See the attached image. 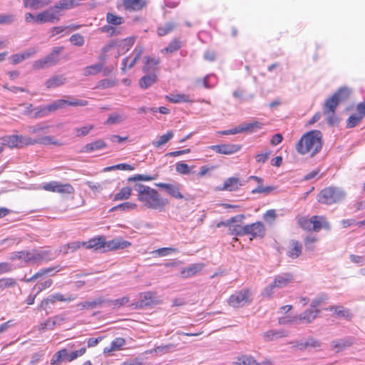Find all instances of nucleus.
I'll return each mask as SVG.
<instances>
[{
  "instance_id": "1",
  "label": "nucleus",
  "mask_w": 365,
  "mask_h": 365,
  "mask_svg": "<svg viewBox=\"0 0 365 365\" xmlns=\"http://www.w3.org/2000/svg\"><path fill=\"white\" fill-rule=\"evenodd\" d=\"M1 144L10 149L21 148L25 146L41 144L44 145H61L62 143L52 136L46 135L38 138H32L22 135H6L0 138Z\"/></svg>"
},
{
  "instance_id": "2",
  "label": "nucleus",
  "mask_w": 365,
  "mask_h": 365,
  "mask_svg": "<svg viewBox=\"0 0 365 365\" xmlns=\"http://www.w3.org/2000/svg\"><path fill=\"white\" fill-rule=\"evenodd\" d=\"M323 145L322 134L318 130L305 133L295 145L297 152L302 155L314 157L319 153Z\"/></svg>"
},
{
  "instance_id": "3",
  "label": "nucleus",
  "mask_w": 365,
  "mask_h": 365,
  "mask_svg": "<svg viewBox=\"0 0 365 365\" xmlns=\"http://www.w3.org/2000/svg\"><path fill=\"white\" fill-rule=\"evenodd\" d=\"M135 190L138 192V200L147 208L162 210L167 203L165 200L160 197L157 190L149 186L137 184Z\"/></svg>"
},
{
  "instance_id": "4",
  "label": "nucleus",
  "mask_w": 365,
  "mask_h": 365,
  "mask_svg": "<svg viewBox=\"0 0 365 365\" xmlns=\"http://www.w3.org/2000/svg\"><path fill=\"white\" fill-rule=\"evenodd\" d=\"M346 196L344 190L336 187H328L322 189L317 195L319 202L325 205H332L340 202Z\"/></svg>"
},
{
  "instance_id": "5",
  "label": "nucleus",
  "mask_w": 365,
  "mask_h": 365,
  "mask_svg": "<svg viewBox=\"0 0 365 365\" xmlns=\"http://www.w3.org/2000/svg\"><path fill=\"white\" fill-rule=\"evenodd\" d=\"M293 280L294 276L289 272L277 275L272 282L263 289L262 294L265 297H271L274 289L284 288L292 283Z\"/></svg>"
},
{
  "instance_id": "6",
  "label": "nucleus",
  "mask_w": 365,
  "mask_h": 365,
  "mask_svg": "<svg viewBox=\"0 0 365 365\" xmlns=\"http://www.w3.org/2000/svg\"><path fill=\"white\" fill-rule=\"evenodd\" d=\"M252 293L248 289H242L232 294L227 299L229 306L234 308L242 307L252 302Z\"/></svg>"
},
{
  "instance_id": "7",
  "label": "nucleus",
  "mask_w": 365,
  "mask_h": 365,
  "mask_svg": "<svg viewBox=\"0 0 365 365\" xmlns=\"http://www.w3.org/2000/svg\"><path fill=\"white\" fill-rule=\"evenodd\" d=\"M71 100L59 99L53 101L51 103L46 106V109L49 113L55 112L58 109L65 108L66 106H86L88 102L86 100H80L73 97H68Z\"/></svg>"
},
{
  "instance_id": "8",
  "label": "nucleus",
  "mask_w": 365,
  "mask_h": 365,
  "mask_svg": "<svg viewBox=\"0 0 365 365\" xmlns=\"http://www.w3.org/2000/svg\"><path fill=\"white\" fill-rule=\"evenodd\" d=\"M43 190L57 192L61 195H73L75 189L70 183H62L58 181H51L42 185Z\"/></svg>"
},
{
  "instance_id": "9",
  "label": "nucleus",
  "mask_w": 365,
  "mask_h": 365,
  "mask_svg": "<svg viewBox=\"0 0 365 365\" xmlns=\"http://www.w3.org/2000/svg\"><path fill=\"white\" fill-rule=\"evenodd\" d=\"M243 232L240 234H246L253 238H263L266 234V227L263 222L258 221L244 226Z\"/></svg>"
},
{
  "instance_id": "10",
  "label": "nucleus",
  "mask_w": 365,
  "mask_h": 365,
  "mask_svg": "<svg viewBox=\"0 0 365 365\" xmlns=\"http://www.w3.org/2000/svg\"><path fill=\"white\" fill-rule=\"evenodd\" d=\"M339 104L336 98L332 96L327 98L324 103L323 113L328 116V123L331 125L337 122L336 118L334 117V113Z\"/></svg>"
},
{
  "instance_id": "11",
  "label": "nucleus",
  "mask_w": 365,
  "mask_h": 365,
  "mask_svg": "<svg viewBox=\"0 0 365 365\" xmlns=\"http://www.w3.org/2000/svg\"><path fill=\"white\" fill-rule=\"evenodd\" d=\"M143 51V46L137 45L132 52V54L134 55L133 58L131 59L130 56H126L122 60V71L125 73L128 69L133 68L141 57Z\"/></svg>"
},
{
  "instance_id": "12",
  "label": "nucleus",
  "mask_w": 365,
  "mask_h": 365,
  "mask_svg": "<svg viewBox=\"0 0 365 365\" xmlns=\"http://www.w3.org/2000/svg\"><path fill=\"white\" fill-rule=\"evenodd\" d=\"M234 365H273V362L270 359H265L262 362H257L251 355L240 354L236 357Z\"/></svg>"
},
{
  "instance_id": "13",
  "label": "nucleus",
  "mask_w": 365,
  "mask_h": 365,
  "mask_svg": "<svg viewBox=\"0 0 365 365\" xmlns=\"http://www.w3.org/2000/svg\"><path fill=\"white\" fill-rule=\"evenodd\" d=\"M106 245L107 241L103 235L93 237L88 242H82V245L86 249H93L94 250H99L102 252H106Z\"/></svg>"
},
{
  "instance_id": "14",
  "label": "nucleus",
  "mask_w": 365,
  "mask_h": 365,
  "mask_svg": "<svg viewBox=\"0 0 365 365\" xmlns=\"http://www.w3.org/2000/svg\"><path fill=\"white\" fill-rule=\"evenodd\" d=\"M81 0H60L51 7L56 15L61 16V12L72 9L80 5Z\"/></svg>"
},
{
  "instance_id": "15",
  "label": "nucleus",
  "mask_w": 365,
  "mask_h": 365,
  "mask_svg": "<svg viewBox=\"0 0 365 365\" xmlns=\"http://www.w3.org/2000/svg\"><path fill=\"white\" fill-rule=\"evenodd\" d=\"M210 148L219 154L232 155L239 152L242 149V145L240 144L227 143L212 145Z\"/></svg>"
},
{
  "instance_id": "16",
  "label": "nucleus",
  "mask_w": 365,
  "mask_h": 365,
  "mask_svg": "<svg viewBox=\"0 0 365 365\" xmlns=\"http://www.w3.org/2000/svg\"><path fill=\"white\" fill-rule=\"evenodd\" d=\"M131 246V242L125 240L123 237H116L111 240L107 241L106 252L124 250Z\"/></svg>"
},
{
  "instance_id": "17",
  "label": "nucleus",
  "mask_w": 365,
  "mask_h": 365,
  "mask_svg": "<svg viewBox=\"0 0 365 365\" xmlns=\"http://www.w3.org/2000/svg\"><path fill=\"white\" fill-rule=\"evenodd\" d=\"M36 23L44 24L46 22H57L60 20L59 16L56 15L52 8L44 10L36 16Z\"/></svg>"
},
{
  "instance_id": "18",
  "label": "nucleus",
  "mask_w": 365,
  "mask_h": 365,
  "mask_svg": "<svg viewBox=\"0 0 365 365\" xmlns=\"http://www.w3.org/2000/svg\"><path fill=\"white\" fill-rule=\"evenodd\" d=\"M122 5L125 11H139L147 5V0H122Z\"/></svg>"
},
{
  "instance_id": "19",
  "label": "nucleus",
  "mask_w": 365,
  "mask_h": 365,
  "mask_svg": "<svg viewBox=\"0 0 365 365\" xmlns=\"http://www.w3.org/2000/svg\"><path fill=\"white\" fill-rule=\"evenodd\" d=\"M302 244L297 240H291L289 242L287 255L291 259L298 258L302 253Z\"/></svg>"
},
{
  "instance_id": "20",
  "label": "nucleus",
  "mask_w": 365,
  "mask_h": 365,
  "mask_svg": "<svg viewBox=\"0 0 365 365\" xmlns=\"http://www.w3.org/2000/svg\"><path fill=\"white\" fill-rule=\"evenodd\" d=\"M136 41V36H129L120 41L117 40V56L126 53L133 46Z\"/></svg>"
},
{
  "instance_id": "21",
  "label": "nucleus",
  "mask_w": 365,
  "mask_h": 365,
  "mask_svg": "<svg viewBox=\"0 0 365 365\" xmlns=\"http://www.w3.org/2000/svg\"><path fill=\"white\" fill-rule=\"evenodd\" d=\"M34 263L39 264L42 261H51L54 259V256L50 250H33Z\"/></svg>"
},
{
  "instance_id": "22",
  "label": "nucleus",
  "mask_w": 365,
  "mask_h": 365,
  "mask_svg": "<svg viewBox=\"0 0 365 365\" xmlns=\"http://www.w3.org/2000/svg\"><path fill=\"white\" fill-rule=\"evenodd\" d=\"M156 186L165 190L169 195L174 198L180 199L182 197L180 192V185L159 182L156 184Z\"/></svg>"
},
{
  "instance_id": "23",
  "label": "nucleus",
  "mask_w": 365,
  "mask_h": 365,
  "mask_svg": "<svg viewBox=\"0 0 365 365\" xmlns=\"http://www.w3.org/2000/svg\"><path fill=\"white\" fill-rule=\"evenodd\" d=\"M126 341L123 337L115 338L110 344L109 346L103 349V353L108 355H112L113 352L118 351L123 349Z\"/></svg>"
},
{
  "instance_id": "24",
  "label": "nucleus",
  "mask_w": 365,
  "mask_h": 365,
  "mask_svg": "<svg viewBox=\"0 0 365 365\" xmlns=\"http://www.w3.org/2000/svg\"><path fill=\"white\" fill-rule=\"evenodd\" d=\"M143 66L142 71L144 73H155L158 69V66L160 64V60L159 58H153L150 56H145L143 57Z\"/></svg>"
},
{
  "instance_id": "25",
  "label": "nucleus",
  "mask_w": 365,
  "mask_h": 365,
  "mask_svg": "<svg viewBox=\"0 0 365 365\" xmlns=\"http://www.w3.org/2000/svg\"><path fill=\"white\" fill-rule=\"evenodd\" d=\"M312 231L318 232L322 229L330 230V224L325 216L314 215L312 216Z\"/></svg>"
},
{
  "instance_id": "26",
  "label": "nucleus",
  "mask_w": 365,
  "mask_h": 365,
  "mask_svg": "<svg viewBox=\"0 0 365 365\" xmlns=\"http://www.w3.org/2000/svg\"><path fill=\"white\" fill-rule=\"evenodd\" d=\"M33 259V250L14 252L11 254L10 257V259L12 261L19 259L24 261L25 263L27 264H34Z\"/></svg>"
},
{
  "instance_id": "27",
  "label": "nucleus",
  "mask_w": 365,
  "mask_h": 365,
  "mask_svg": "<svg viewBox=\"0 0 365 365\" xmlns=\"http://www.w3.org/2000/svg\"><path fill=\"white\" fill-rule=\"evenodd\" d=\"M320 313V310L318 309H307L303 313L300 314L299 316L295 317L296 321H299L300 322L309 324L312 322Z\"/></svg>"
},
{
  "instance_id": "28",
  "label": "nucleus",
  "mask_w": 365,
  "mask_h": 365,
  "mask_svg": "<svg viewBox=\"0 0 365 365\" xmlns=\"http://www.w3.org/2000/svg\"><path fill=\"white\" fill-rule=\"evenodd\" d=\"M353 344L354 340L351 337L333 341L331 343V350L337 353L350 347Z\"/></svg>"
},
{
  "instance_id": "29",
  "label": "nucleus",
  "mask_w": 365,
  "mask_h": 365,
  "mask_svg": "<svg viewBox=\"0 0 365 365\" xmlns=\"http://www.w3.org/2000/svg\"><path fill=\"white\" fill-rule=\"evenodd\" d=\"M58 63L52 56L48 54L43 58L38 59L33 62L32 67L34 70H40Z\"/></svg>"
},
{
  "instance_id": "30",
  "label": "nucleus",
  "mask_w": 365,
  "mask_h": 365,
  "mask_svg": "<svg viewBox=\"0 0 365 365\" xmlns=\"http://www.w3.org/2000/svg\"><path fill=\"white\" fill-rule=\"evenodd\" d=\"M242 185V183L239 178L232 177L224 182L222 187L220 190L233 192L237 190Z\"/></svg>"
},
{
  "instance_id": "31",
  "label": "nucleus",
  "mask_w": 365,
  "mask_h": 365,
  "mask_svg": "<svg viewBox=\"0 0 365 365\" xmlns=\"http://www.w3.org/2000/svg\"><path fill=\"white\" fill-rule=\"evenodd\" d=\"M249 179L255 180L258 184V186L252 190V194H257V193L268 194L274 190V187L272 186L264 187L262 185L263 180L261 178H259V177L255 176V175H252L249 178Z\"/></svg>"
},
{
  "instance_id": "32",
  "label": "nucleus",
  "mask_w": 365,
  "mask_h": 365,
  "mask_svg": "<svg viewBox=\"0 0 365 365\" xmlns=\"http://www.w3.org/2000/svg\"><path fill=\"white\" fill-rule=\"evenodd\" d=\"M158 81V76L155 73H148L147 75L143 76L139 79V86L142 89H146L154 83H155Z\"/></svg>"
},
{
  "instance_id": "33",
  "label": "nucleus",
  "mask_w": 365,
  "mask_h": 365,
  "mask_svg": "<svg viewBox=\"0 0 365 365\" xmlns=\"http://www.w3.org/2000/svg\"><path fill=\"white\" fill-rule=\"evenodd\" d=\"M61 269V267L60 265L41 269L38 272L35 273L30 278L26 279L25 281L26 282H31L35 281L36 279H37L38 278H39L43 275L51 274V272H58Z\"/></svg>"
},
{
  "instance_id": "34",
  "label": "nucleus",
  "mask_w": 365,
  "mask_h": 365,
  "mask_svg": "<svg viewBox=\"0 0 365 365\" xmlns=\"http://www.w3.org/2000/svg\"><path fill=\"white\" fill-rule=\"evenodd\" d=\"M105 299L102 297L97 298L91 302H82L78 304H77V307L80 310H84V309H95L96 307H99L103 305V304L105 302Z\"/></svg>"
},
{
  "instance_id": "35",
  "label": "nucleus",
  "mask_w": 365,
  "mask_h": 365,
  "mask_svg": "<svg viewBox=\"0 0 365 365\" xmlns=\"http://www.w3.org/2000/svg\"><path fill=\"white\" fill-rule=\"evenodd\" d=\"M325 309L334 312L337 317L346 319H350L352 317V314L350 313L349 310L345 309L343 306H331L326 308Z\"/></svg>"
},
{
  "instance_id": "36",
  "label": "nucleus",
  "mask_w": 365,
  "mask_h": 365,
  "mask_svg": "<svg viewBox=\"0 0 365 365\" xmlns=\"http://www.w3.org/2000/svg\"><path fill=\"white\" fill-rule=\"evenodd\" d=\"M351 89L346 87L340 88L332 96L336 98L339 103L346 101L350 96Z\"/></svg>"
},
{
  "instance_id": "37",
  "label": "nucleus",
  "mask_w": 365,
  "mask_h": 365,
  "mask_svg": "<svg viewBox=\"0 0 365 365\" xmlns=\"http://www.w3.org/2000/svg\"><path fill=\"white\" fill-rule=\"evenodd\" d=\"M103 63H96L91 66H86L82 70V73L84 76L88 77L91 76H95L103 69Z\"/></svg>"
},
{
  "instance_id": "38",
  "label": "nucleus",
  "mask_w": 365,
  "mask_h": 365,
  "mask_svg": "<svg viewBox=\"0 0 365 365\" xmlns=\"http://www.w3.org/2000/svg\"><path fill=\"white\" fill-rule=\"evenodd\" d=\"M50 1H43L41 0H24V6L34 10H38L48 5Z\"/></svg>"
},
{
  "instance_id": "39",
  "label": "nucleus",
  "mask_w": 365,
  "mask_h": 365,
  "mask_svg": "<svg viewBox=\"0 0 365 365\" xmlns=\"http://www.w3.org/2000/svg\"><path fill=\"white\" fill-rule=\"evenodd\" d=\"M66 82V78L63 76H54L48 79L45 86L47 88H54L58 87Z\"/></svg>"
},
{
  "instance_id": "40",
  "label": "nucleus",
  "mask_w": 365,
  "mask_h": 365,
  "mask_svg": "<svg viewBox=\"0 0 365 365\" xmlns=\"http://www.w3.org/2000/svg\"><path fill=\"white\" fill-rule=\"evenodd\" d=\"M107 147L106 143L103 140H97L86 144L83 147L85 152H92L98 150H101Z\"/></svg>"
},
{
  "instance_id": "41",
  "label": "nucleus",
  "mask_w": 365,
  "mask_h": 365,
  "mask_svg": "<svg viewBox=\"0 0 365 365\" xmlns=\"http://www.w3.org/2000/svg\"><path fill=\"white\" fill-rule=\"evenodd\" d=\"M68 356L69 354L68 353L67 349H62L53 354L51 359V364L56 365L64 359L68 361Z\"/></svg>"
},
{
  "instance_id": "42",
  "label": "nucleus",
  "mask_w": 365,
  "mask_h": 365,
  "mask_svg": "<svg viewBox=\"0 0 365 365\" xmlns=\"http://www.w3.org/2000/svg\"><path fill=\"white\" fill-rule=\"evenodd\" d=\"M82 245V242L76 241L69 242L60 247L59 251L64 255L68 254L69 252H73L77 250L80 249Z\"/></svg>"
},
{
  "instance_id": "43",
  "label": "nucleus",
  "mask_w": 365,
  "mask_h": 365,
  "mask_svg": "<svg viewBox=\"0 0 365 365\" xmlns=\"http://www.w3.org/2000/svg\"><path fill=\"white\" fill-rule=\"evenodd\" d=\"M204 267V264L197 263L184 268V277H192L199 273Z\"/></svg>"
},
{
  "instance_id": "44",
  "label": "nucleus",
  "mask_w": 365,
  "mask_h": 365,
  "mask_svg": "<svg viewBox=\"0 0 365 365\" xmlns=\"http://www.w3.org/2000/svg\"><path fill=\"white\" fill-rule=\"evenodd\" d=\"M117 47V40H113L109 41L108 43H106L102 48H101V53L99 56V60L101 61H104L108 55V53Z\"/></svg>"
},
{
  "instance_id": "45",
  "label": "nucleus",
  "mask_w": 365,
  "mask_h": 365,
  "mask_svg": "<svg viewBox=\"0 0 365 365\" xmlns=\"http://www.w3.org/2000/svg\"><path fill=\"white\" fill-rule=\"evenodd\" d=\"M36 50L33 49L30 51H26L22 53H16L11 55V59L13 64H17L19 63H21V61H24L25 59L32 56L36 53Z\"/></svg>"
},
{
  "instance_id": "46",
  "label": "nucleus",
  "mask_w": 365,
  "mask_h": 365,
  "mask_svg": "<svg viewBox=\"0 0 365 365\" xmlns=\"http://www.w3.org/2000/svg\"><path fill=\"white\" fill-rule=\"evenodd\" d=\"M132 195V188L130 187H124L120 189V190L117 192L114 197V201H120L125 200L130 198Z\"/></svg>"
},
{
  "instance_id": "47",
  "label": "nucleus",
  "mask_w": 365,
  "mask_h": 365,
  "mask_svg": "<svg viewBox=\"0 0 365 365\" xmlns=\"http://www.w3.org/2000/svg\"><path fill=\"white\" fill-rule=\"evenodd\" d=\"M312 217L309 218L305 216H301L297 218L299 226L304 230L307 231H312Z\"/></svg>"
},
{
  "instance_id": "48",
  "label": "nucleus",
  "mask_w": 365,
  "mask_h": 365,
  "mask_svg": "<svg viewBox=\"0 0 365 365\" xmlns=\"http://www.w3.org/2000/svg\"><path fill=\"white\" fill-rule=\"evenodd\" d=\"M155 298V294L153 292H146L144 293H141V305L150 306L156 302Z\"/></svg>"
},
{
  "instance_id": "49",
  "label": "nucleus",
  "mask_w": 365,
  "mask_h": 365,
  "mask_svg": "<svg viewBox=\"0 0 365 365\" xmlns=\"http://www.w3.org/2000/svg\"><path fill=\"white\" fill-rule=\"evenodd\" d=\"M363 120V118L359 113L351 114L346 121V127L352 128L358 125Z\"/></svg>"
},
{
  "instance_id": "50",
  "label": "nucleus",
  "mask_w": 365,
  "mask_h": 365,
  "mask_svg": "<svg viewBox=\"0 0 365 365\" xmlns=\"http://www.w3.org/2000/svg\"><path fill=\"white\" fill-rule=\"evenodd\" d=\"M321 346V343L313 337H309L304 342H300L297 344L299 349H305L309 347L317 348Z\"/></svg>"
},
{
  "instance_id": "51",
  "label": "nucleus",
  "mask_w": 365,
  "mask_h": 365,
  "mask_svg": "<svg viewBox=\"0 0 365 365\" xmlns=\"http://www.w3.org/2000/svg\"><path fill=\"white\" fill-rule=\"evenodd\" d=\"M137 208V205L134 202H125L121 204H119L116 206L113 207L110 211H115V210H120L123 212H128L133 210H135Z\"/></svg>"
},
{
  "instance_id": "52",
  "label": "nucleus",
  "mask_w": 365,
  "mask_h": 365,
  "mask_svg": "<svg viewBox=\"0 0 365 365\" xmlns=\"http://www.w3.org/2000/svg\"><path fill=\"white\" fill-rule=\"evenodd\" d=\"M106 21L110 25L119 26L124 23V19L122 16L108 12L106 14Z\"/></svg>"
},
{
  "instance_id": "53",
  "label": "nucleus",
  "mask_w": 365,
  "mask_h": 365,
  "mask_svg": "<svg viewBox=\"0 0 365 365\" xmlns=\"http://www.w3.org/2000/svg\"><path fill=\"white\" fill-rule=\"evenodd\" d=\"M286 336L287 334L284 331L269 330L264 333V337L267 341L274 340Z\"/></svg>"
},
{
  "instance_id": "54",
  "label": "nucleus",
  "mask_w": 365,
  "mask_h": 365,
  "mask_svg": "<svg viewBox=\"0 0 365 365\" xmlns=\"http://www.w3.org/2000/svg\"><path fill=\"white\" fill-rule=\"evenodd\" d=\"M173 137V133L172 131H168L165 134L160 136L158 140L153 142V146L155 148H160L163 145L165 144Z\"/></svg>"
},
{
  "instance_id": "55",
  "label": "nucleus",
  "mask_w": 365,
  "mask_h": 365,
  "mask_svg": "<svg viewBox=\"0 0 365 365\" xmlns=\"http://www.w3.org/2000/svg\"><path fill=\"white\" fill-rule=\"evenodd\" d=\"M130 302V298L128 296L123 297L117 299L108 300V304L114 309L120 308V307L128 304Z\"/></svg>"
},
{
  "instance_id": "56",
  "label": "nucleus",
  "mask_w": 365,
  "mask_h": 365,
  "mask_svg": "<svg viewBox=\"0 0 365 365\" xmlns=\"http://www.w3.org/2000/svg\"><path fill=\"white\" fill-rule=\"evenodd\" d=\"M17 285L16 280L11 277L0 278V291L6 288L14 287Z\"/></svg>"
},
{
  "instance_id": "57",
  "label": "nucleus",
  "mask_w": 365,
  "mask_h": 365,
  "mask_svg": "<svg viewBox=\"0 0 365 365\" xmlns=\"http://www.w3.org/2000/svg\"><path fill=\"white\" fill-rule=\"evenodd\" d=\"M175 28V24L171 22L165 23L158 28V34L160 36H165L171 32Z\"/></svg>"
},
{
  "instance_id": "58",
  "label": "nucleus",
  "mask_w": 365,
  "mask_h": 365,
  "mask_svg": "<svg viewBox=\"0 0 365 365\" xmlns=\"http://www.w3.org/2000/svg\"><path fill=\"white\" fill-rule=\"evenodd\" d=\"M245 132H253L255 130L262 129L263 124L259 121L242 124Z\"/></svg>"
},
{
  "instance_id": "59",
  "label": "nucleus",
  "mask_w": 365,
  "mask_h": 365,
  "mask_svg": "<svg viewBox=\"0 0 365 365\" xmlns=\"http://www.w3.org/2000/svg\"><path fill=\"white\" fill-rule=\"evenodd\" d=\"M53 329L54 326L51 318H48L46 321L41 322L38 326V330L40 332H44L46 330H52Z\"/></svg>"
},
{
  "instance_id": "60",
  "label": "nucleus",
  "mask_w": 365,
  "mask_h": 365,
  "mask_svg": "<svg viewBox=\"0 0 365 365\" xmlns=\"http://www.w3.org/2000/svg\"><path fill=\"white\" fill-rule=\"evenodd\" d=\"M94 126L93 125H87L81 128H76L75 133L77 137H83L87 135L93 129Z\"/></svg>"
},
{
  "instance_id": "61",
  "label": "nucleus",
  "mask_w": 365,
  "mask_h": 365,
  "mask_svg": "<svg viewBox=\"0 0 365 365\" xmlns=\"http://www.w3.org/2000/svg\"><path fill=\"white\" fill-rule=\"evenodd\" d=\"M181 43L180 41H173L166 48L162 50V53H171L180 49Z\"/></svg>"
},
{
  "instance_id": "62",
  "label": "nucleus",
  "mask_w": 365,
  "mask_h": 365,
  "mask_svg": "<svg viewBox=\"0 0 365 365\" xmlns=\"http://www.w3.org/2000/svg\"><path fill=\"white\" fill-rule=\"evenodd\" d=\"M175 251V249L172 247H163L153 250L151 253L155 256L164 257L170 255Z\"/></svg>"
},
{
  "instance_id": "63",
  "label": "nucleus",
  "mask_w": 365,
  "mask_h": 365,
  "mask_svg": "<svg viewBox=\"0 0 365 365\" xmlns=\"http://www.w3.org/2000/svg\"><path fill=\"white\" fill-rule=\"evenodd\" d=\"M70 41L74 46H82L84 44L85 40L81 34H75L70 37Z\"/></svg>"
},
{
  "instance_id": "64",
  "label": "nucleus",
  "mask_w": 365,
  "mask_h": 365,
  "mask_svg": "<svg viewBox=\"0 0 365 365\" xmlns=\"http://www.w3.org/2000/svg\"><path fill=\"white\" fill-rule=\"evenodd\" d=\"M54 303L52 296H50L49 297L43 299L41 302L38 307V309L46 311L50 307V305L53 304Z\"/></svg>"
}]
</instances>
